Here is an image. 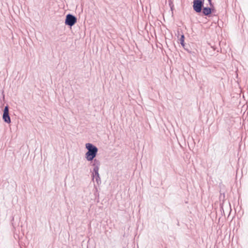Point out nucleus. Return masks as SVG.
<instances>
[{
	"mask_svg": "<svg viewBox=\"0 0 248 248\" xmlns=\"http://www.w3.org/2000/svg\"><path fill=\"white\" fill-rule=\"evenodd\" d=\"M180 43L181 46L183 47V48L188 53H191L192 52L189 49V46L188 45H187L186 43H185V36L183 34L181 35L180 38L179 39Z\"/></svg>",
	"mask_w": 248,
	"mask_h": 248,
	"instance_id": "5",
	"label": "nucleus"
},
{
	"mask_svg": "<svg viewBox=\"0 0 248 248\" xmlns=\"http://www.w3.org/2000/svg\"><path fill=\"white\" fill-rule=\"evenodd\" d=\"M177 225H179V222L177 223Z\"/></svg>",
	"mask_w": 248,
	"mask_h": 248,
	"instance_id": "11",
	"label": "nucleus"
},
{
	"mask_svg": "<svg viewBox=\"0 0 248 248\" xmlns=\"http://www.w3.org/2000/svg\"><path fill=\"white\" fill-rule=\"evenodd\" d=\"M209 2V6H214V3L212 2V0H207Z\"/></svg>",
	"mask_w": 248,
	"mask_h": 248,
	"instance_id": "10",
	"label": "nucleus"
},
{
	"mask_svg": "<svg viewBox=\"0 0 248 248\" xmlns=\"http://www.w3.org/2000/svg\"><path fill=\"white\" fill-rule=\"evenodd\" d=\"M91 175L93 178V180L94 178H95V181L98 185L101 184V181L98 170H93Z\"/></svg>",
	"mask_w": 248,
	"mask_h": 248,
	"instance_id": "6",
	"label": "nucleus"
},
{
	"mask_svg": "<svg viewBox=\"0 0 248 248\" xmlns=\"http://www.w3.org/2000/svg\"><path fill=\"white\" fill-rule=\"evenodd\" d=\"M77 22V17L71 14H67L65 16L64 23L65 25L72 27Z\"/></svg>",
	"mask_w": 248,
	"mask_h": 248,
	"instance_id": "3",
	"label": "nucleus"
},
{
	"mask_svg": "<svg viewBox=\"0 0 248 248\" xmlns=\"http://www.w3.org/2000/svg\"><path fill=\"white\" fill-rule=\"evenodd\" d=\"M2 119L7 124H10L11 122V118L9 115V107L8 105L5 106L3 110Z\"/></svg>",
	"mask_w": 248,
	"mask_h": 248,
	"instance_id": "4",
	"label": "nucleus"
},
{
	"mask_svg": "<svg viewBox=\"0 0 248 248\" xmlns=\"http://www.w3.org/2000/svg\"><path fill=\"white\" fill-rule=\"evenodd\" d=\"M87 150L85 153V158L88 161H92L96 157L98 149L96 146L91 143H87L85 145Z\"/></svg>",
	"mask_w": 248,
	"mask_h": 248,
	"instance_id": "2",
	"label": "nucleus"
},
{
	"mask_svg": "<svg viewBox=\"0 0 248 248\" xmlns=\"http://www.w3.org/2000/svg\"><path fill=\"white\" fill-rule=\"evenodd\" d=\"M199 2L204 3V0H193V3H199Z\"/></svg>",
	"mask_w": 248,
	"mask_h": 248,
	"instance_id": "9",
	"label": "nucleus"
},
{
	"mask_svg": "<svg viewBox=\"0 0 248 248\" xmlns=\"http://www.w3.org/2000/svg\"><path fill=\"white\" fill-rule=\"evenodd\" d=\"M193 10L202 16L210 17L216 12L214 6H204V3H193Z\"/></svg>",
	"mask_w": 248,
	"mask_h": 248,
	"instance_id": "1",
	"label": "nucleus"
},
{
	"mask_svg": "<svg viewBox=\"0 0 248 248\" xmlns=\"http://www.w3.org/2000/svg\"><path fill=\"white\" fill-rule=\"evenodd\" d=\"M92 166L94 167L93 170H99L100 162L96 159H93L92 161Z\"/></svg>",
	"mask_w": 248,
	"mask_h": 248,
	"instance_id": "7",
	"label": "nucleus"
},
{
	"mask_svg": "<svg viewBox=\"0 0 248 248\" xmlns=\"http://www.w3.org/2000/svg\"><path fill=\"white\" fill-rule=\"evenodd\" d=\"M169 5L170 7L171 11L172 12L174 9V5L171 0H169Z\"/></svg>",
	"mask_w": 248,
	"mask_h": 248,
	"instance_id": "8",
	"label": "nucleus"
}]
</instances>
